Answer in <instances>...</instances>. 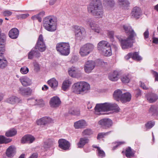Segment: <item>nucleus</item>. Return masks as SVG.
I'll list each match as a JSON object with an SVG mask.
<instances>
[{
  "label": "nucleus",
  "instance_id": "obj_5",
  "mask_svg": "<svg viewBox=\"0 0 158 158\" xmlns=\"http://www.w3.org/2000/svg\"><path fill=\"white\" fill-rule=\"evenodd\" d=\"M135 36H128L126 39H123L118 35L115 36L120 42L121 46L123 49H126L131 48L134 42V37Z\"/></svg>",
  "mask_w": 158,
  "mask_h": 158
},
{
  "label": "nucleus",
  "instance_id": "obj_58",
  "mask_svg": "<svg viewBox=\"0 0 158 158\" xmlns=\"http://www.w3.org/2000/svg\"><path fill=\"white\" fill-rule=\"evenodd\" d=\"M125 143V142H116L115 143L116 145L113 147L112 150H115L118 146L122 144H123Z\"/></svg>",
  "mask_w": 158,
  "mask_h": 158
},
{
  "label": "nucleus",
  "instance_id": "obj_6",
  "mask_svg": "<svg viewBox=\"0 0 158 158\" xmlns=\"http://www.w3.org/2000/svg\"><path fill=\"white\" fill-rule=\"evenodd\" d=\"M56 49L60 55L66 56L69 54L70 46L68 43L60 42L56 44Z\"/></svg>",
  "mask_w": 158,
  "mask_h": 158
},
{
  "label": "nucleus",
  "instance_id": "obj_17",
  "mask_svg": "<svg viewBox=\"0 0 158 158\" xmlns=\"http://www.w3.org/2000/svg\"><path fill=\"white\" fill-rule=\"evenodd\" d=\"M142 13V11L139 8L135 7L132 9L131 13V16L136 19H138L141 16Z\"/></svg>",
  "mask_w": 158,
  "mask_h": 158
},
{
  "label": "nucleus",
  "instance_id": "obj_21",
  "mask_svg": "<svg viewBox=\"0 0 158 158\" xmlns=\"http://www.w3.org/2000/svg\"><path fill=\"white\" fill-rule=\"evenodd\" d=\"M19 30L16 28H12L9 32V35L10 38L12 39H16L19 35Z\"/></svg>",
  "mask_w": 158,
  "mask_h": 158
},
{
  "label": "nucleus",
  "instance_id": "obj_19",
  "mask_svg": "<svg viewBox=\"0 0 158 158\" xmlns=\"http://www.w3.org/2000/svg\"><path fill=\"white\" fill-rule=\"evenodd\" d=\"M35 140V138L30 135H27L24 136L21 140L22 143H32Z\"/></svg>",
  "mask_w": 158,
  "mask_h": 158
},
{
  "label": "nucleus",
  "instance_id": "obj_60",
  "mask_svg": "<svg viewBox=\"0 0 158 158\" xmlns=\"http://www.w3.org/2000/svg\"><path fill=\"white\" fill-rule=\"evenodd\" d=\"M5 50L4 45L0 46V56L3 54Z\"/></svg>",
  "mask_w": 158,
  "mask_h": 158
},
{
  "label": "nucleus",
  "instance_id": "obj_7",
  "mask_svg": "<svg viewBox=\"0 0 158 158\" xmlns=\"http://www.w3.org/2000/svg\"><path fill=\"white\" fill-rule=\"evenodd\" d=\"M94 45L87 43L82 46L80 50L79 53L81 56H85L89 54L94 49Z\"/></svg>",
  "mask_w": 158,
  "mask_h": 158
},
{
  "label": "nucleus",
  "instance_id": "obj_33",
  "mask_svg": "<svg viewBox=\"0 0 158 158\" xmlns=\"http://www.w3.org/2000/svg\"><path fill=\"white\" fill-rule=\"evenodd\" d=\"M118 73L116 71H114L113 73H110L109 75V79L112 81H116L118 80Z\"/></svg>",
  "mask_w": 158,
  "mask_h": 158
},
{
  "label": "nucleus",
  "instance_id": "obj_22",
  "mask_svg": "<svg viewBox=\"0 0 158 158\" xmlns=\"http://www.w3.org/2000/svg\"><path fill=\"white\" fill-rule=\"evenodd\" d=\"M146 97L150 103L155 102L158 98L157 95L154 93L148 94L146 95Z\"/></svg>",
  "mask_w": 158,
  "mask_h": 158
},
{
  "label": "nucleus",
  "instance_id": "obj_47",
  "mask_svg": "<svg viewBox=\"0 0 158 158\" xmlns=\"http://www.w3.org/2000/svg\"><path fill=\"white\" fill-rule=\"evenodd\" d=\"M44 14V12L42 11L39 13L38 15L33 16L32 17V19H37L40 22H41V17L40 16H43Z\"/></svg>",
  "mask_w": 158,
  "mask_h": 158
},
{
  "label": "nucleus",
  "instance_id": "obj_32",
  "mask_svg": "<svg viewBox=\"0 0 158 158\" xmlns=\"http://www.w3.org/2000/svg\"><path fill=\"white\" fill-rule=\"evenodd\" d=\"M32 90L29 88H22L19 89V92L23 95H30L32 93Z\"/></svg>",
  "mask_w": 158,
  "mask_h": 158
},
{
  "label": "nucleus",
  "instance_id": "obj_43",
  "mask_svg": "<svg viewBox=\"0 0 158 158\" xmlns=\"http://www.w3.org/2000/svg\"><path fill=\"white\" fill-rule=\"evenodd\" d=\"M149 112L153 115H157L158 114V109L154 106H152L150 109Z\"/></svg>",
  "mask_w": 158,
  "mask_h": 158
},
{
  "label": "nucleus",
  "instance_id": "obj_2",
  "mask_svg": "<svg viewBox=\"0 0 158 158\" xmlns=\"http://www.w3.org/2000/svg\"><path fill=\"white\" fill-rule=\"evenodd\" d=\"M96 113L100 114V112L113 111L118 112L120 108L118 105L115 103L105 102L102 103L97 104L94 108Z\"/></svg>",
  "mask_w": 158,
  "mask_h": 158
},
{
  "label": "nucleus",
  "instance_id": "obj_20",
  "mask_svg": "<svg viewBox=\"0 0 158 158\" xmlns=\"http://www.w3.org/2000/svg\"><path fill=\"white\" fill-rule=\"evenodd\" d=\"M123 28L125 32L128 34V36H136V35L131 27L128 25L123 26Z\"/></svg>",
  "mask_w": 158,
  "mask_h": 158
},
{
  "label": "nucleus",
  "instance_id": "obj_56",
  "mask_svg": "<svg viewBox=\"0 0 158 158\" xmlns=\"http://www.w3.org/2000/svg\"><path fill=\"white\" fill-rule=\"evenodd\" d=\"M151 73L155 77V81H158V73L152 70L151 71Z\"/></svg>",
  "mask_w": 158,
  "mask_h": 158
},
{
  "label": "nucleus",
  "instance_id": "obj_31",
  "mask_svg": "<svg viewBox=\"0 0 158 158\" xmlns=\"http://www.w3.org/2000/svg\"><path fill=\"white\" fill-rule=\"evenodd\" d=\"M123 94L120 90L118 89L114 91L113 95L114 99L117 101H119Z\"/></svg>",
  "mask_w": 158,
  "mask_h": 158
},
{
  "label": "nucleus",
  "instance_id": "obj_14",
  "mask_svg": "<svg viewBox=\"0 0 158 158\" xmlns=\"http://www.w3.org/2000/svg\"><path fill=\"white\" fill-rule=\"evenodd\" d=\"M87 23L89 24L91 29L94 32L98 33L101 32V29L98 24H96L94 21L90 19L87 22Z\"/></svg>",
  "mask_w": 158,
  "mask_h": 158
},
{
  "label": "nucleus",
  "instance_id": "obj_8",
  "mask_svg": "<svg viewBox=\"0 0 158 158\" xmlns=\"http://www.w3.org/2000/svg\"><path fill=\"white\" fill-rule=\"evenodd\" d=\"M46 47L44 41L43 35L41 34L39 35L37 43L35 47V49H37L40 52L45 51Z\"/></svg>",
  "mask_w": 158,
  "mask_h": 158
},
{
  "label": "nucleus",
  "instance_id": "obj_28",
  "mask_svg": "<svg viewBox=\"0 0 158 158\" xmlns=\"http://www.w3.org/2000/svg\"><path fill=\"white\" fill-rule=\"evenodd\" d=\"M100 52L105 56H110L112 55V52L110 45L107 46V47L100 51Z\"/></svg>",
  "mask_w": 158,
  "mask_h": 158
},
{
  "label": "nucleus",
  "instance_id": "obj_61",
  "mask_svg": "<svg viewBox=\"0 0 158 158\" xmlns=\"http://www.w3.org/2000/svg\"><path fill=\"white\" fill-rule=\"evenodd\" d=\"M143 35L145 39H146L148 38L149 35V33L148 29H147L146 31L144 33Z\"/></svg>",
  "mask_w": 158,
  "mask_h": 158
},
{
  "label": "nucleus",
  "instance_id": "obj_30",
  "mask_svg": "<svg viewBox=\"0 0 158 158\" xmlns=\"http://www.w3.org/2000/svg\"><path fill=\"white\" fill-rule=\"evenodd\" d=\"M89 142V139L86 137H82L80 138L79 142L77 145L78 148H82L86 143Z\"/></svg>",
  "mask_w": 158,
  "mask_h": 158
},
{
  "label": "nucleus",
  "instance_id": "obj_4",
  "mask_svg": "<svg viewBox=\"0 0 158 158\" xmlns=\"http://www.w3.org/2000/svg\"><path fill=\"white\" fill-rule=\"evenodd\" d=\"M90 88V86L88 83L85 82L80 81L75 83L72 86V90L73 92L80 94L89 90Z\"/></svg>",
  "mask_w": 158,
  "mask_h": 158
},
{
  "label": "nucleus",
  "instance_id": "obj_24",
  "mask_svg": "<svg viewBox=\"0 0 158 158\" xmlns=\"http://www.w3.org/2000/svg\"><path fill=\"white\" fill-rule=\"evenodd\" d=\"M87 123L84 120H79L74 123V126L76 129L81 128L87 126Z\"/></svg>",
  "mask_w": 158,
  "mask_h": 158
},
{
  "label": "nucleus",
  "instance_id": "obj_23",
  "mask_svg": "<svg viewBox=\"0 0 158 158\" xmlns=\"http://www.w3.org/2000/svg\"><path fill=\"white\" fill-rule=\"evenodd\" d=\"M16 153V148L13 146H10L6 150V156L10 157H12Z\"/></svg>",
  "mask_w": 158,
  "mask_h": 158
},
{
  "label": "nucleus",
  "instance_id": "obj_16",
  "mask_svg": "<svg viewBox=\"0 0 158 158\" xmlns=\"http://www.w3.org/2000/svg\"><path fill=\"white\" fill-rule=\"evenodd\" d=\"M52 121L51 118L44 117L41 118L37 121V123L39 125H45Z\"/></svg>",
  "mask_w": 158,
  "mask_h": 158
},
{
  "label": "nucleus",
  "instance_id": "obj_9",
  "mask_svg": "<svg viewBox=\"0 0 158 158\" xmlns=\"http://www.w3.org/2000/svg\"><path fill=\"white\" fill-rule=\"evenodd\" d=\"M73 31L75 33L76 37L77 39H80L85 33V30L84 28L78 26H74L73 27Z\"/></svg>",
  "mask_w": 158,
  "mask_h": 158
},
{
  "label": "nucleus",
  "instance_id": "obj_54",
  "mask_svg": "<svg viewBox=\"0 0 158 158\" xmlns=\"http://www.w3.org/2000/svg\"><path fill=\"white\" fill-rule=\"evenodd\" d=\"M92 133V131L89 129H86L84 130L82 132V135H90Z\"/></svg>",
  "mask_w": 158,
  "mask_h": 158
},
{
  "label": "nucleus",
  "instance_id": "obj_44",
  "mask_svg": "<svg viewBox=\"0 0 158 158\" xmlns=\"http://www.w3.org/2000/svg\"><path fill=\"white\" fill-rule=\"evenodd\" d=\"M69 113L71 114L75 115H78L80 114L79 109L74 108H72L69 109Z\"/></svg>",
  "mask_w": 158,
  "mask_h": 158
},
{
  "label": "nucleus",
  "instance_id": "obj_40",
  "mask_svg": "<svg viewBox=\"0 0 158 158\" xmlns=\"http://www.w3.org/2000/svg\"><path fill=\"white\" fill-rule=\"evenodd\" d=\"M17 132L15 129H12L7 131L6 132L5 135L7 137H11L16 135Z\"/></svg>",
  "mask_w": 158,
  "mask_h": 158
},
{
  "label": "nucleus",
  "instance_id": "obj_26",
  "mask_svg": "<svg viewBox=\"0 0 158 158\" xmlns=\"http://www.w3.org/2000/svg\"><path fill=\"white\" fill-rule=\"evenodd\" d=\"M131 94L127 92L123 94L120 101L123 103L129 102L131 99Z\"/></svg>",
  "mask_w": 158,
  "mask_h": 158
},
{
  "label": "nucleus",
  "instance_id": "obj_52",
  "mask_svg": "<svg viewBox=\"0 0 158 158\" xmlns=\"http://www.w3.org/2000/svg\"><path fill=\"white\" fill-rule=\"evenodd\" d=\"M33 65L34 67V70L36 72L39 71L40 70V67L39 64L35 61L34 62Z\"/></svg>",
  "mask_w": 158,
  "mask_h": 158
},
{
  "label": "nucleus",
  "instance_id": "obj_12",
  "mask_svg": "<svg viewBox=\"0 0 158 158\" xmlns=\"http://www.w3.org/2000/svg\"><path fill=\"white\" fill-rule=\"evenodd\" d=\"M61 102L59 98L57 96H54L50 99L49 104L52 108L58 107L61 104Z\"/></svg>",
  "mask_w": 158,
  "mask_h": 158
},
{
  "label": "nucleus",
  "instance_id": "obj_62",
  "mask_svg": "<svg viewBox=\"0 0 158 158\" xmlns=\"http://www.w3.org/2000/svg\"><path fill=\"white\" fill-rule=\"evenodd\" d=\"M140 85L141 87L144 89L146 90L148 89V88L145 85L144 83H143L141 81L140 82Z\"/></svg>",
  "mask_w": 158,
  "mask_h": 158
},
{
  "label": "nucleus",
  "instance_id": "obj_34",
  "mask_svg": "<svg viewBox=\"0 0 158 158\" xmlns=\"http://www.w3.org/2000/svg\"><path fill=\"white\" fill-rule=\"evenodd\" d=\"M19 98L15 96H12L7 98L6 102L11 104H14L16 103L19 102Z\"/></svg>",
  "mask_w": 158,
  "mask_h": 158
},
{
  "label": "nucleus",
  "instance_id": "obj_64",
  "mask_svg": "<svg viewBox=\"0 0 158 158\" xmlns=\"http://www.w3.org/2000/svg\"><path fill=\"white\" fill-rule=\"evenodd\" d=\"M132 53H129L125 56V58L126 60H128L130 58H132Z\"/></svg>",
  "mask_w": 158,
  "mask_h": 158
},
{
  "label": "nucleus",
  "instance_id": "obj_42",
  "mask_svg": "<svg viewBox=\"0 0 158 158\" xmlns=\"http://www.w3.org/2000/svg\"><path fill=\"white\" fill-rule=\"evenodd\" d=\"M134 154L131 147H128L126 148L125 155L128 158L130 157L131 156H133Z\"/></svg>",
  "mask_w": 158,
  "mask_h": 158
},
{
  "label": "nucleus",
  "instance_id": "obj_39",
  "mask_svg": "<svg viewBox=\"0 0 158 158\" xmlns=\"http://www.w3.org/2000/svg\"><path fill=\"white\" fill-rule=\"evenodd\" d=\"M72 83L69 80H65L63 83L62 85V89L64 90H66L69 88Z\"/></svg>",
  "mask_w": 158,
  "mask_h": 158
},
{
  "label": "nucleus",
  "instance_id": "obj_55",
  "mask_svg": "<svg viewBox=\"0 0 158 158\" xmlns=\"http://www.w3.org/2000/svg\"><path fill=\"white\" fill-rule=\"evenodd\" d=\"M29 16L28 14H22L17 15V17L18 19H25Z\"/></svg>",
  "mask_w": 158,
  "mask_h": 158
},
{
  "label": "nucleus",
  "instance_id": "obj_46",
  "mask_svg": "<svg viewBox=\"0 0 158 158\" xmlns=\"http://www.w3.org/2000/svg\"><path fill=\"white\" fill-rule=\"evenodd\" d=\"M132 58L133 59L140 60L142 59V57L139 55L138 52H135L132 53Z\"/></svg>",
  "mask_w": 158,
  "mask_h": 158
},
{
  "label": "nucleus",
  "instance_id": "obj_35",
  "mask_svg": "<svg viewBox=\"0 0 158 158\" xmlns=\"http://www.w3.org/2000/svg\"><path fill=\"white\" fill-rule=\"evenodd\" d=\"M48 82L50 86L53 89H55L56 87L58 85V81L54 78L48 80Z\"/></svg>",
  "mask_w": 158,
  "mask_h": 158
},
{
  "label": "nucleus",
  "instance_id": "obj_36",
  "mask_svg": "<svg viewBox=\"0 0 158 158\" xmlns=\"http://www.w3.org/2000/svg\"><path fill=\"white\" fill-rule=\"evenodd\" d=\"M32 101L35 103L34 104L35 105H38L40 107H43L44 106V102L42 99H33Z\"/></svg>",
  "mask_w": 158,
  "mask_h": 158
},
{
  "label": "nucleus",
  "instance_id": "obj_50",
  "mask_svg": "<svg viewBox=\"0 0 158 158\" xmlns=\"http://www.w3.org/2000/svg\"><path fill=\"white\" fill-rule=\"evenodd\" d=\"M97 151L98 152V155L99 156L101 157L105 156V153L104 152L103 150H101L99 147H97Z\"/></svg>",
  "mask_w": 158,
  "mask_h": 158
},
{
  "label": "nucleus",
  "instance_id": "obj_63",
  "mask_svg": "<svg viewBox=\"0 0 158 158\" xmlns=\"http://www.w3.org/2000/svg\"><path fill=\"white\" fill-rule=\"evenodd\" d=\"M141 91L139 89H137L135 91L136 96V97L140 96L141 95Z\"/></svg>",
  "mask_w": 158,
  "mask_h": 158
},
{
  "label": "nucleus",
  "instance_id": "obj_29",
  "mask_svg": "<svg viewBox=\"0 0 158 158\" xmlns=\"http://www.w3.org/2000/svg\"><path fill=\"white\" fill-rule=\"evenodd\" d=\"M110 44L108 43L107 41L102 40L100 41L98 44L97 48L98 50L100 51L106 47H107V46L110 45Z\"/></svg>",
  "mask_w": 158,
  "mask_h": 158
},
{
  "label": "nucleus",
  "instance_id": "obj_51",
  "mask_svg": "<svg viewBox=\"0 0 158 158\" xmlns=\"http://www.w3.org/2000/svg\"><path fill=\"white\" fill-rule=\"evenodd\" d=\"M29 70L28 68L26 66L22 67L20 69L21 73L24 74H27Z\"/></svg>",
  "mask_w": 158,
  "mask_h": 158
},
{
  "label": "nucleus",
  "instance_id": "obj_45",
  "mask_svg": "<svg viewBox=\"0 0 158 158\" xmlns=\"http://www.w3.org/2000/svg\"><path fill=\"white\" fill-rule=\"evenodd\" d=\"M53 141L49 139L48 140V142H45L44 143V148L46 150L49 148L52 145H53Z\"/></svg>",
  "mask_w": 158,
  "mask_h": 158
},
{
  "label": "nucleus",
  "instance_id": "obj_53",
  "mask_svg": "<svg viewBox=\"0 0 158 158\" xmlns=\"http://www.w3.org/2000/svg\"><path fill=\"white\" fill-rule=\"evenodd\" d=\"M155 125L154 122L149 121L145 124V127L148 129H150Z\"/></svg>",
  "mask_w": 158,
  "mask_h": 158
},
{
  "label": "nucleus",
  "instance_id": "obj_37",
  "mask_svg": "<svg viewBox=\"0 0 158 158\" xmlns=\"http://www.w3.org/2000/svg\"><path fill=\"white\" fill-rule=\"evenodd\" d=\"M131 79V77L129 74H124L123 75L121 78L122 82L124 83H129Z\"/></svg>",
  "mask_w": 158,
  "mask_h": 158
},
{
  "label": "nucleus",
  "instance_id": "obj_1",
  "mask_svg": "<svg viewBox=\"0 0 158 158\" xmlns=\"http://www.w3.org/2000/svg\"><path fill=\"white\" fill-rule=\"evenodd\" d=\"M88 12L98 18H102L103 11L100 0H92L87 7Z\"/></svg>",
  "mask_w": 158,
  "mask_h": 158
},
{
  "label": "nucleus",
  "instance_id": "obj_59",
  "mask_svg": "<svg viewBox=\"0 0 158 158\" xmlns=\"http://www.w3.org/2000/svg\"><path fill=\"white\" fill-rule=\"evenodd\" d=\"M108 35L111 40L113 41L114 39V32L113 31H110L108 32Z\"/></svg>",
  "mask_w": 158,
  "mask_h": 158
},
{
  "label": "nucleus",
  "instance_id": "obj_57",
  "mask_svg": "<svg viewBox=\"0 0 158 158\" xmlns=\"http://www.w3.org/2000/svg\"><path fill=\"white\" fill-rule=\"evenodd\" d=\"M12 12L9 10H6L4 11L3 12V15L4 16H9L11 15Z\"/></svg>",
  "mask_w": 158,
  "mask_h": 158
},
{
  "label": "nucleus",
  "instance_id": "obj_48",
  "mask_svg": "<svg viewBox=\"0 0 158 158\" xmlns=\"http://www.w3.org/2000/svg\"><path fill=\"white\" fill-rule=\"evenodd\" d=\"M112 131H110L106 132H102L99 133L97 136V139H99L104 137L105 136L109 135Z\"/></svg>",
  "mask_w": 158,
  "mask_h": 158
},
{
  "label": "nucleus",
  "instance_id": "obj_10",
  "mask_svg": "<svg viewBox=\"0 0 158 158\" xmlns=\"http://www.w3.org/2000/svg\"><path fill=\"white\" fill-rule=\"evenodd\" d=\"M95 66V62L92 60H88L85 64L84 68L85 72L89 73L94 69Z\"/></svg>",
  "mask_w": 158,
  "mask_h": 158
},
{
  "label": "nucleus",
  "instance_id": "obj_3",
  "mask_svg": "<svg viewBox=\"0 0 158 158\" xmlns=\"http://www.w3.org/2000/svg\"><path fill=\"white\" fill-rule=\"evenodd\" d=\"M56 22L55 19L51 16L45 18L43 21V26L47 30L54 31L56 29Z\"/></svg>",
  "mask_w": 158,
  "mask_h": 158
},
{
  "label": "nucleus",
  "instance_id": "obj_13",
  "mask_svg": "<svg viewBox=\"0 0 158 158\" xmlns=\"http://www.w3.org/2000/svg\"><path fill=\"white\" fill-rule=\"evenodd\" d=\"M59 147L64 150L69 149L70 146V143L64 139H60L58 141Z\"/></svg>",
  "mask_w": 158,
  "mask_h": 158
},
{
  "label": "nucleus",
  "instance_id": "obj_11",
  "mask_svg": "<svg viewBox=\"0 0 158 158\" xmlns=\"http://www.w3.org/2000/svg\"><path fill=\"white\" fill-rule=\"evenodd\" d=\"M99 124L101 125L102 127L106 129L110 128L113 125L112 121L109 118H104L100 120Z\"/></svg>",
  "mask_w": 158,
  "mask_h": 158
},
{
  "label": "nucleus",
  "instance_id": "obj_18",
  "mask_svg": "<svg viewBox=\"0 0 158 158\" xmlns=\"http://www.w3.org/2000/svg\"><path fill=\"white\" fill-rule=\"evenodd\" d=\"M19 80L22 85L24 86L30 85L32 83L31 80L26 76L21 77Z\"/></svg>",
  "mask_w": 158,
  "mask_h": 158
},
{
  "label": "nucleus",
  "instance_id": "obj_38",
  "mask_svg": "<svg viewBox=\"0 0 158 158\" xmlns=\"http://www.w3.org/2000/svg\"><path fill=\"white\" fill-rule=\"evenodd\" d=\"M103 3L108 8L112 7L115 4L113 0H103Z\"/></svg>",
  "mask_w": 158,
  "mask_h": 158
},
{
  "label": "nucleus",
  "instance_id": "obj_27",
  "mask_svg": "<svg viewBox=\"0 0 158 158\" xmlns=\"http://www.w3.org/2000/svg\"><path fill=\"white\" fill-rule=\"evenodd\" d=\"M40 56V53L35 49H32L28 54V58L31 59L34 57L38 58Z\"/></svg>",
  "mask_w": 158,
  "mask_h": 158
},
{
  "label": "nucleus",
  "instance_id": "obj_49",
  "mask_svg": "<svg viewBox=\"0 0 158 158\" xmlns=\"http://www.w3.org/2000/svg\"><path fill=\"white\" fill-rule=\"evenodd\" d=\"M7 61L4 59H0V67L3 69L7 65Z\"/></svg>",
  "mask_w": 158,
  "mask_h": 158
},
{
  "label": "nucleus",
  "instance_id": "obj_41",
  "mask_svg": "<svg viewBox=\"0 0 158 158\" xmlns=\"http://www.w3.org/2000/svg\"><path fill=\"white\" fill-rule=\"evenodd\" d=\"M11 141V139L6 138L3 136H0V144L7 143Z\"/></svg>",
  "mask_w": 158,
  "mask_h": 158
},
{
  "label": "nucleus",
  "instance_id": "obj_15",
  "mask_svg": "<svg viewBox=\"0 0 158 158\" xmlns=\"http://www.w3.org/2000/svg\"><path fill=\"white\" fill-rule=\"evenodd\" d=\"M69 73L71 77L78 78L81 77V73L77 68H71L69 70Z\"/></svg>",
  "mask_w": 158,
  "mask_h": 158
},
{
  "label": "nucleus",
  "instance_id": "obj_25",
  "mask_svg": "<svg viewBox=\"0 0 158 158\" xmlns=\"http://www.w3.org/2000/svg\"><path fill=\"white\" fill-rule=\"evenodd\" d=\"M118 3L121 8L123 9H128L130 3L128 0H118Z\"/></svg>",
  "mask_w": 158,
  "mask_h": 158
}]
</instances>
